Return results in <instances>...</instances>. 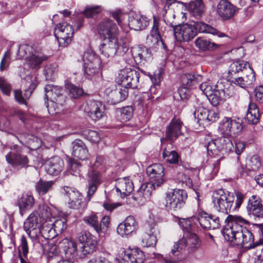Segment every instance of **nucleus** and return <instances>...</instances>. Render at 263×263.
Instances as JSON below:
<instances>
[{
	"label": "nucleus",
	"mask_w": 263,
	"mask_h": 263,
	"mask_svg": "<svg viewBox=\"0 0 263 263\" xmlns=\"http://www.w3.org/2000/svg\"><path fill=\"white\" fill-rule=\"evenodd\" d=\"M183 123L179 119H173L166 130L165 139L173 141L182 134L181 128Z\"/></svg>",
	"instance_id": "5701e85b"
},
{
	"label": "nucleus",
	"mask_w": 263,
	"mask_h": 263,
	"mask_svg": "<svg viewBox=\"0 0 263 263\" xmlns=\"http://www.w3.org/2000/svg\"><path fill=\"white\" fill-rule=\"evenodd\" d=\"M238 9L226 0H221L217 5V13L222 20H228L234 16Z\"/></svg>",
	"instance_id": "aec40b11"
},
{
	"label": "nucleus",
	"mask_w": 263,
	"mask_h": 263,
	"mask_svg": "<svg viewBox=\"0 0 263 263\" xmlns=\"http://www.w3.org/2000/svg\"><path fill=\"white\" fill-rule=\"evenodd\" d=\"M10 52L9 51H7L1 62L0 70L1 71H3L8 67L10 63Z\"/></svg>",
	"instance_id": "69168bd1"
},
{
	"label": "nucleus",
	"mask_w": 263,
	"mask_h": 263,
	"mask_svg": "<svg viewBox=\"0 0 263 263\" xmlns=\"http://www.w3.org/2000/svg\"><path fill=\"white\" fill-rule=\"evenodd\" d=\"M163 166L160 163L153 164L146 169V173L152 179V182H147L142 184L135 194L133 199L134 206H139L143 205L147 199L150 198L152 191L155 189V185H161L164 182Z\"/></svg>",
	"instance_id": "7ed1b4c3"
},
{
	"label": "nucleus",
	"mask_w": 263,
	"mask_h": 263,
	"mask_svg": "<svg viewBox=\"0 0 263 263\" xmlns=\"http://www.w3.org/2000/svg\"><path fill=\"white\" fill-rule=\"evenodd\" d=\"M64 162L59 157L55 156L47 160L44 164L46 171L49 175H58L62 170Z\"/></svg>",
	"instance_id": "4be33fe9"
},
{
	"label": "nucleus",
	"mask_w": 263,
	"mask_h": 263,
	"mask_svg": "<svg viewBox=\"0 0 263 263\" xmlns=\"http://www.w3.org/2000/svg\"><path fill=\"white\" fill-rule=\"evenodd\" d=\"M259 109L255 103L250 102L246 115V120L249 124H255L259 120Z\"/></svg>",
	"instance_id": "72a5a7b5"
},
{
	"label": "nucleus",
	"mask_w": 263,
	"mask_h": 263,
	"mask_svg": "<svg viewBox=\"0 0 263 263\" xmlns=\"http://www.w3.org/2000/svg\"><path fill=\"white\" fill-rule=\"evenodd\" d=\"M201 78V77L200 76L196 77L194 74L186 73L182 76L181 81L183 85L191 86L196 84Z\"/></svg>",
	"instance_id": "09e8293b"
},
{
	"label": "nucleus",
	"mask_w": 263,
	"mask_h": 263,
	"mask_svg": "<svg viewBox=\"0 0 263 263\" xmlns=\"http://www.w3.org/2000/svg\"><path fill=\"white\" fill-rule=\"evenodd\" d=\"M83 220L84 222L92 227L97 233H99L101 231V224L96 215L91 214L85 217Z\"/></svg>",
	"instance_id": "49530a36"
},
{
	"label": "nucleus",
	"mask_w": 263,
	"mask_h": 263,
	"mask_svg": "<svg viewBox=\"0 0 263 263\" xmlns=\"http://www.w3.org/2000/svg\"><path fill=\"white\" fill-rule=\"evenodd\" d=\"M6 159L8 163L13 167L20 166L26 168L29 166V160L26 155L9 153L6 156Z\"/></svg>",
	"instance_id": "cd10ccee"
},
{
	"label": "nucleus",
	"mask_w": 263,
	"mask_h": 263,
	"mask_svg": "<svg viewBox=\"0 0 263 263\" xmlns=\"http://www.w3.org/2000/svg\"><path fill=\"white\" fill-rule=\"evenodd\" d=\"M200 246L198 236L194 233L186 234V236L175 242L168 254L165 257L161 256L165 263H177L183 259L182 253L186 247L192 249H197Z\"/></svg>",
	"instance_id": "20e7f679"
},
{
	"label": "nucleus",
	"mask_w": 263,
	"mask_h": 263,
	"mask_svg": "<svg viewBox=\"0 0 263 263\" xmlns=\"http://www.w3.org/2000/svg\"><path fill=\"white\" fill-rule=\"evenodd\" d=\"M66 220L64 218L57 219L51 224L57 234L61 233L67 227Z\"/></svg>",
	"instance_id": "603ef678"
},
{
	"label": "nucleus",
	"mask_w": 263,
	"mask_h": 263,
	"mask_svg": "<svg viewBox=\"0 0 263 263\" xmlns=\"http://www.w3.org/2000/svg\"><path fill=\"white\" fill-rule=\"evenodd\" d=\"M78 241L81 244L79 249L77 243L71 239L64 238L59 243V248L65 253L66 258H73L76 255L83 258L95 251L97 241L88 232H82L78 234Z\"/></svg>",
	"instance_id": "f03ea898"
},
{
	"label": "nucleus",
	"mask_w": 263,
	"mask_h": 263,
	"mask_svg": "<svg viewBox=\"0 0 263 263\" xmlns=\"http://www.w3.org/2000/svg\"><path fill=\"white\" fill-rule=\"evenodd\" d=\"M248 69H253L250 63L247 61L238 60L232 62L229 68L228 77H235L240 72L245 73Z\"/></svg>",
	"instance_id": "b1692460"
},
{
	"label": "nucleus",
	"mask_w": 263,
	"mask_h": 263,
	"mask_svg": "<svg viewBox=\"0 0 263 263\" xmlns=\"http://www.w3.org/2000/svg\"><path fill=\"white\" fill-rule=\"evenodd\" d=\"M45 95V104L48 109L50 114H56L58 112L53 108L56 104L52 101L55 100L56 97H59L62 95L63 89L61 87L53 86L52 85H47L44 88Z\"/></svg>",
	"instance_id": "4468645a"
},
{
	"label": "nucleus",
	"mask_w": 263,
	"mask_h": 263,
	"mask_svg": "<svg viewBox=\"0 0 263 263\" xmlns=\"http://www.w3.org/2000/svg\"><path fill=\"white\" fill-rule=\"evenodd\" d=\"M153 27L151 30V36L155 39V42L158 43L160 41L162 44L163 42L161 39V35L164 32L165 27L163 26V24L159 22L155 17L153 21Z\"/></svg>",
	"instance_id": "c9c22d12"
},
{
	"label": "nucleus",
	"mask_w": 263,
	"mask_h": 263,
	"mask_svg": "<svg viewBox=\"0 0 263 263\" xmlns=\"http://www.w3.org/2000/svg\"><path fill=\"white\" fill-rule=\"evenodd\" d=\"M228 223L222 230L224 239L233 245L250 250L259 246L256 235L243 225L248 221L241 216L229 215L226 220Z\"/></svg>",
	"instance_id": "f257e3e1"
},
{
	"label": "nucleus",
	"mask_w": 263,
	"mask_h": 263,
	"mask_svg": "<svg viewBox=\"0 0 263 263\" xmlns=\"http://www.w3.org/2000/svg\"><path fill=\"white\" fill-rule=\"evenodd\" d=\"M232 137L222 136L209 141L207 150L213 155L220 156L228 154L232 151L234 145Z\"/></svg>",
	"instance_id": "423d86ee"
},
{
	"label": "nucleus",
	"mask_w": 263,
	"mask_h": 263,
	"mask_svg": "<svg viewBox=\"0 0 263 263\" xmlns=\"http://www.w3.org/2000/svg\"><path fill=\"white\" fill-rule=\"evenodd\" d=\"M242 129L240 122L224 117L219 123L218 131L220 135L232 137V134L239 133Z\"/></svg>",
	"instance_id": "9b49d317"
},
{
	"label": "nucleus",
	"mask_w": 263,
	"mask_h": 263,
	"mask_svg": "<svg viewBox=\"0 0 263 263\" xmlns=\"http://www.w3.org/2000/svg\"><path fill=\"white\" fill-rule=\"evenodd\" d=\"M66 88L68 90L71 97L74 99L79 98L83 93V90L82 88L71 83L66 84Z\"/></svg>",
	"instance_id": "3c124183"
},
{
	"label": "nucleus",
	"mask_w": 263,
	"mask_h": 263,
	"mask_svg": "<svg viewBox=\"0 0 263 263\" xmlns=\"http://www.w3.org/2000/svg\"><path fill=\"white\" fill-rule=\"evenodd\" d=\"M154 215L153 214H151L149 216V219L147 221L145 227V235L156 236L159 235V231L154 220Z\"/></svg>",
	"instance_id": "58836bf2"
},
{
	"label": "nucleus",
	"mask_w": 263,
	"mask_h": 263,
	"mask_svg": "<svg viewBox=\"0 0 263 263\" xmlns=\"http://www.w3.org/2000/svg\"><path fill=\"white\" fill-rule=\"evenodd\" d=\"M192 25L195 28L196 35L197 34V32H199L200 33H206L216 35L219 37L227 36L224 33L219 31L213 27L203 22H194Z\"/></svg>",
	"instance_id": "7c9ffc66"
},
{
	"label": "nucleus",
	"mask_w": 263,
	"mask_h": 263,
	"mask_svg": "<svg viewBox=\"0 0 263 263\" xmlns=\"http://www.w3.org/2000/svg\"><path fill=\"white\" fill-rule=\"evenodd\" d=\"M133 263H143L145 256L143 252L137 248L133 249Z\"/></svg>",
	"instance_id": "4d7b16f0"
},
{
	"label": "nucleus",
	"mask_w": 263,
	"mask_h": 263,
	"mask_svg": "<svg viewBox=\"0 0 263 263\" xmlns=\"http://www.w3.org/2000/svg\"><path fill=\"white\" fill-rule=\"evenodd\" d=\"M40 234L47 239H51L57 235L53 227L50 228L48 226H44L42 229H41Z\"/></svg>",
	"instance_id": "864d4df0"
},
{
	"label": "nucleus",
	"mask_w": 263,
	"mask_h": 263,
	"mask_svg": "<svg viewBox=\"0 0 263 263\" xmlns=\"http://www.w3.org/2000/svg\"><path fill=\"white\" fill-rule=\"evenodd\" d=\"M179 224L182 228L183 230L186 232L187 234L192 233L191 231V220L189 218L179 219Z\"/></svg>",
	"instance_id": "0e129e2a"
},
{
	"label": "nucleus",
	"mask_w": 263,
	"mask_h": 263,
	"mask_svg": "<svg viewBox=\"0 0 263 263\" xmlns=\"http://www.w3.org/2000/svg\"><path fill=\"white\" fill-rule=\"evenodd\" d=\"M149 24L148 19L144 15L135 13L133 15V29L141 31L144 29Z\"/></svg>",
	"instance_id": "f704fd0d"
},
{
	"label": "nucleus",
	"mask_w": 263,
	"mask_h": 263,
	"mask_svg": "<svg viewBox=\"0 0 263 263\" xmlns=\"http://www.w3.org/2000/svg\"><path fill=\"white\" fill-rule=\"evenodd\" d=\"M235 196L233 193L223 189L215 191L212 195V202L216 210L224 214L230 212Z\"/></svg>",
	"instance_id": "39448f33"
},
{
	"label": "nucleus",
	"mask_w": 263,
	"mask_h": 263,
	"mask_svg": "<svg viewBox=\"0 0 263 263\" xmlns=\"http://www.w3.org/2000/svg\"><path fill=\"white\" fill-rule=\"evenodd\" d=\"M39 213L42 220L45 218H50L51 216V208L46 204L40 205L39 208Z\"/></svg>",
	"instance_id": "bf43d9fd"
},
{
	"label": "nucleus",
	"mask_w": 263,
	"mask_h": 263,
	"mask_svg": "<svg viewBox=\"0 0 263 263\" xmlns=\"http://www.w3.org/2000/svg\"><path fill=\"white\" fill-rule=\"evenodd\" d=\"M120 118L122 122H126L132 118V106H125L121 109Z\"/></svg>",
	"instance_id": "680f3d73"
},
{
	"label": "nucleus",
	"mask_w": 263,
	"mask_h": 263,
	"mask_svg": "<svg viewBox=\"0 0 263 263\" xmlns=\"http://www.w3.org/2000/svg\"><path fill=\"white\" fill-rule=\"evenodd\" d=\"M116 82L119 87L123 88H126L128 90L131 87L132 83V69L130 68H125L120 71L118 77L116 78Z\"/></svg>",
	"instance_id": "2f4dec72"
},
{
	"label": "nucleus",
	"mask_w": 263,
	"mask_h": 263,
	"mask_svg": "<svg viewBox=\"0 0 263 263\" xmlns=\"http://www.w3.org/2000/svg\"><path fill=\"white\" fill-rule=\"evenodd\" d=\"M194 116L199 125L215 122L219 118V114L215 110H209L200 106L195 108Z\"/></svg>",
	"instance_id": "f3484780"
},
{
	"label": "nucleus",
	"mask_w": 263,
	"mask_h": 263,
	"mask_svg": "<svg viewBox=\"0 0 263 263\" xmlns=\"http://www.w3.org/2000/svg\"><path fill=\"white\" fill-rule=\"evenodd\" d=\"M42 221L40 215L34 211L29 215L24 223V229L32 241H36L40 235Z\"/></svg>",
	"instance_id": "6e6552de"
},
{
	"label": "nucleus",
	"mask_w": 263,
	"mask_h": 263,
	"mask_svg": "<svg viewBox=\"0 0 263 263\" xmlns=\"http://www.w3.org/2000/svg\"><path fill=\"white\" fill-rule=\"evenodd\" d=\"M135 50L137 52V56H135L134 59L137 63H140L142 60H147L151 58V50L145 47H138L135 48Z\"/></svg>",
	"instance_id": "79ce46f5"
},
{
	"label": "nucleus",
	"mask_w": 263,
	"mask_h": 263,
	"mask_svg": "<svg viewBox=\"0 0 263 263\" xmlns=\"http://www.w3.org/2000/svg\"><path fill=\"white\" fill-rule=\"evenodd\" d=\"M105 95L107 96V100L111 104H117L126 99L128 95V90L126 88H116L113 90L107 88L105 90Z\"/></svg>",
	"instance_id": "a211bd4d"
},
{
	"label": "nucleus",
	"mask_w": 263,
	"mask_h": 263,
	"mask_svg": "<svg viewBox=\"0 0 263 263\" xmlns=\"http://www.w3.org/2000/svg\"><path fill=\"white\" fill-rule=\"evenodd\" d=\"M256 100L260 103H263V86L256 87L254 90Z\"/></svg>",
	"instance_id": "338daca9"
},
{
	"label": "nucleus",
	"mask_w": 263,
	"mask_h": 263,
	"mask_svg": "<svg viewBox=\"0 0 263 263\" xmlns=\"http://www.w3.org/2000/svg\"><path fill=\"white\" fill-rule=\"evenodd\" d=\"M97 30L100 38L103 40L118 39V27L116 24L109 19L101 21L97 25Z\"/></svg>",
	"instance_id": "9d476101"
},
{
	"label": "nucleus",
	"mask_w": 263,
	"mask_h": 263,
	"mask_svg": "<svg viewBox=\"0 0 263 263\" xmlns=\"http://www.w3.org/2000/svg\"><path fill=\"white\" fill-rule=\"evenodd\" d=\"M191 13L196 18H200L204 12V5L201 0L191 2L189 5Z\"/></svg>",
	"instance_id": "e433bc0d"
},
{
	"label": "nucleus",
	"mask_w": 263,
	"mask_h": 263,
	"mask_svg": "<svg viewBox=\"0 0 263 263\" xmlns=\"http://www.w3.org/2000/svg\"><path fill=\"white\" fill-rule=\"evenodd\" d=\"M116 191L119 193L121 198L125 196H129L131 193L130 186L126 184L124 179H122L118 181L116 185Z\"/></svg>",
	"instance_id": "c03bdc74"
},
{
	"label": "nucleus",
	"mask_w": 263,
	"mask_h": 263,
	"mask_svg": "<svg viewBox=\"0 0 263 263\" xmlns=\"http://www.w3.org/2000/svg\"><path fill=\"white\" fill-rule=\"evenodd\" d=\"M0 89L3 93L7 96H10L11 90V86L7 81L3 77L0 76Z\"/></svg>",
	"instance_id": "052dcab7"
},
{
	"label": "nucleus",
	"mask_w": 263,
	"mask_h": 263,
	"mask_svg": "<svg viewBox=\"0 0 263 263\" xmlns=\"http://www.w3.org/2000/svg\"><path fill=\"white\" fill-rule=\"evenodd\" d=\"M84 110L93 121H98L104 116L105 106L99 101L89 100L84 106Z\"/></svg>",
	"instance_id": "2eb2a0df"
},
{
	"label": "nucleus",
	"mask_w": 263,
	"mask_h": 263,
	"mask_svg": "<svg viewBox=\"0 0 263 263\" xmlns=\"http://www.w3.org/2000/svg\"><path fill=\"white\" fill-rule=\"evenodd\" d=\"M88 184L87 197L90 199L97 190L98 186L101 184V176L100 174L96 171H92L88 174Z\"/></svg>",
	"instance_id": "c756f323"
},
{
	"label": "nucleus",
	"mask_w": 263,
	"mask_h": 263,
	"mask_svg": "<svg viewBox=\"0 0 263 263\" xmlns=\"http://www.w3.org/2000/svg\"><path fill=\"white\" fill-rule=\"evenodd\" d=\"M48 57L41 52H35L26 58V64L30 68L38 70L42 63L47 60Z\"/></svg>",
	"instance_id": "bb28decb"
},
{
	"label": "nucleus",
	"mask_w": 263,
	"mask_h": 263,
	"mask_svg": "<svg viewBox=\"0 0 263 263\" xmlns=\"http://www.w3.org/2000/svg\"><path fill=\"white\" fill-rule=\"evenodd\" d=\"M247 165L252 171H255L261 166V162L259 157L257 155H254L251 157Z\"/></svg>",
	"instance_id": "6e6d98bb"
},
{
	"label": "nucleus",
	"mask_w": 263,
	"mask_h": 263,
	"mask_svg": "<svg viewBox=\"0 0 263 263\" xmlns=\"http://www.w3.org/2000/svg\"><path fill=\"white\" fill-rule=\"evenodd\" d=\"M162 156L165 160L170 163H176L178 162L179 155L175 151H168L166 148H164L162 153Z\"/></svg>",
	"instance_id": "8fccbe9b"
},
{
	"label": "nucleus",
	"mask_w": 263,
	"mask_h": 263,
	"mask_svg": "<svg viewBox=\"0 0 263 263\" xmlns=\"http://www.w3.org/2000/svg\"><path fill=\"white\" fill-rule=\"evenodd\" d=\"M157 237L154 235H145L142 240V245L145 247H155L157 242Z\"/></svg>",
	"instance_id": "5fc2aeb1"
},
{
	"label": "nucleus",
	"mask_w": 263,
	"mask_h": 263,
	"mask_svg": "<svg viewBox=\"0 0 263 263\" xmlns=\"http://www.w3.org/2000/svg\"><path fill=\"white\" fill-rule=\"evenodd\" d=\"M34 198L29 193L23 194L16 200V205L19 208L20 213L21 215L30 210L34 204Z\"/></svg>",
	"instance_id": "a878e982"
},
{
	"label": "nucleus",
	"mask_w": 263,
	"mask_h": 263,
	"mask_svg": "<svg viewBox=\"0 0 263 263\" xmlns=\"http://www.w3.org/2000/svg\"><path fill=\"white\" fill-rule=\"evenodd\" d=\"M218 85L208 81L202 83L200 88L206 96L209 101L213 106L217 105L221 99V91L217 89Z\"/></svg>",
	"instance_id": "dca6fc26"
},
{
	"label": "nucleus",
	"mask_w": 263,
	"mask_h": 263,
	"mask_svg": "<svg viewBox=\"0 0 263 263\" xmlns=\"http://www.w3.org/2000/svg\"><path fill=\"white\" fill-rule=\"evenodd\" d=\"M87 263H111L108 258L103 256H97L90 259Z\"/></svg>",
	"instance_id": "774afa93"
},
{
	"label": "nucleus",
	"mask_w": 263,
	"mask_h": 263,
	"mask_svg": "<svg viewBox=\"0 0 263 263\" xmlns=\"http://www.w3.org/2000/svg\"><path fill=\"white\" fill-rule=\"evenodd\" d=\"M195 44L197 48L204 51L213 50L218 47V45L202 37H198Z\"/></svg>",
	"instance_id": "a19ab883"
},
{
	"label": "nucleus",
	"mask_w": 263,
	"mask_h": 263,
	"mask_svg": "<svg viewBox=\"0 0 263 263\" xmlns=\"http://www.w3.org/2000/svg\"><path fill=\"white\" fill-rule=\"evenodd\" d=\"M72 155L74 158L79 160H86L89 153L85 144L80 139L75 140L72 143Z\"/></svg>",
	"instance_id": "393cba45"
},
{
	"label": "nucleus",
	"mask_w": 263,
	"mask_h": 263,
	"mask_svg": "<svg viewBox=\"0 0 263 263\" xmlns=\"http://www.w3.org/2000/svg\"><path fill=\"white\" fill-rule=\"evenodd\" d=\"M211 214H209L204 211H200L198 213V220L201 227L204 229H210V218Z\"/></svg>",
	"instance_id": "de8ad7c7"
},
{
	"label": "nucleus",
	"mask_w": 263,
	"mask_h": 263,
	"mask_svg": "<svg viewBox=\"0 0 263 263\" xmlns=\"http://www.w3.org/2000/svg\"><path fill=\"white\" fill-rule=\"evenodd\" d=\"M132 217L128 216L122 223H120L117 227V233L123 237H128L132 234Z\"/></svg>",
	"instance_id": "4c0bfd02"
},
{
	"label": "nucleus",
	"mask_w": 263,
	"mask_h": 263,
	"mask_svg": "<svg viewBox=\"0 0 263 263\" xmlns=\"http://www.w3.org/2000/svg\"><path fill=\"white\" fill-rule=\"evenodd\" d=\"M53 184L51 181H44L40 179L35 185V190L39 195H44L50 190Z\"/></svg>",
	"instance_id": "a18cd8bd"
},
{
	"label": "nucleus",
	"mask_w": 263,
	"mask_h": 263,
	"mask_svg": "<svg viewBox=\"0 0 263 263\" xmlns=\"http://www.w3.org/2000/svg\"><path fill=\"white\" fill-rule=\"evenodd\" d=\"M101 11L99 7H86L83 11V14L88 18L92 17L93 16L98 14Z\"/></svg>",
	"instance_id": "e2e57ef3"
},
{
	"label": "nucleus",
	"mask_w": 263,
	"mask_h": 263,
	"mask_svg": "<svg viewBox=\"0 0 263 263\" xmlns=\"http://www.w3.org/2000/svg\"><path fill=\"white\" fill-rule=\"evenodd\" d=\"M20 248L21 250H19L18 257L21 263H34L33 258L28 257V245L27 239L24 235L21 237Z\"/></svg>",
	"instance_id": "473e14b6"
},
{
	"label": "nucleus",
	"mask_w": 263,
	"mask_h": 263,
	"mask_svg": "<svg viewBox=\"0 0 263 263\" xmlns=\"http://www.w3.org/2000/svg\"><path fill=\"white\" fill-rule=\"evenodd\" d=\"M246 208L249 215L254 218L263 217V206L258 196H252L249 199Z\"/></svg>",
	"instance_id": "6ab92c4d"
},
{
	"label": "nucleus",
	"mask_w": 263,
	"mask_h": 263,
	"mask_svg": "<svg viewBox=\"0 0 263 263\" xmlns=\"http://www.w3.org/2000/svg\"><path fill=\"white\" fill-rule=\"evenodd\" d=\"M187 195L185 191L175 189L166 194L165 207L170 210L178 211L185 205Z\"/></svg>",
	"instance_id": "0eeeda50"
},
{
	"label": "nucleus",
	"mask_w": 263,
	"mask_h": 263,
	"mask_svg": "<svg viewBox=\"0 0 263 263\" xmlns=\"http://www.w3.org/2000/svg\"><path fill=\"white\" fill-rule=\"evenodd\" d=\"M54 33L60 46L65 47L71 43L74 31L71 25L66 22H63L57 25Z\"/></svg>",
	"instance_id": "1a4fd4ad"
},
{
	"label": "nucleus",
	"mask_w": 263,
	"mask_h": 263,
	"mask_svg": "<svg viewBox=\"0 0 263 263\" xmlns=\"http://www.w3.org/2000/svg\"><path fill=\"white\" fill-rule=\"evenodd\" d=\"M63 194L64 196L66 202L76 199L77 198L83 197L81 193L73 187L65 186L63 187Z\"/></svg>",
	"instance_id": "37998d69"
},
{
	"label": "nucleus",
	"mask_w": 263,
	"mask_h": 263,
	"mask_svg": "<svg viewBox=\"0 0 263 263\" xmlns=\"http://www.w3.org/2000/svg\"><path fill=\"white\" fill-rule=\"evenodd\" d=\"M118 39L103 40V43L100 46V50L104 56L108 58L113 57L118 48Z\"/></svg>",
	"instance_id": "c85d7f7f"
},
{
	"label": "nucleus",
	"mask_w": 263,
	"mask_h": 263,
	"mask_svg": "<svg viewBox=\"0 0 263 263\" xmlns=\"http://www.w3.org/2000/svg\"><path fill=\"white\" fill-rule=\"evenodd\" d=\"M170 26L173 27L174 36L178 42H187L196 36L195 28L191 24L176 25L171 23Z\"/></svg>",
	"instance_id": "f8f14e48"
},
{
	"label": "nucleus",
	"mask_w": 263,
	"mask_h": 263,
	"mask_svg": "<svg viewBox=\"0 0 263 263\" xmlns=\"http://www.w3.org/2000/svg\"><path fill=\"white\" fill-rule=\"evenodd\" d=\"M82 60L84 62L85 72L89 75H93L99 72L101 66V59L91 51L84 53Z\"/></svg>",
	"instance_id": "ddd939ff"
},
{
	"label": "nucleus",
	"mask_w": 263,
	"mask_h": 263,
	"mask_svg": "<svg viewBox=\"0 0 263 263\" xmlns=\"http://www.w3.org/2000/svg\"><path fill=\"white\" fill-rule=\"evenodd\" d=\"M68 207L75 210L79 209L82 206L84 207L85 203L83 201V197L77 198L66 202Z\"/></svg>",
	"instance_id": "13d9d810"
},
{
	"label": "nucleus",
	"mask_w": 263,
	"mask_h": 263,
	"mask_svg": "<svg viewBox=\"0 0 263 263\" xmlns=\"http://www.w3.org/2000/svg\"><path fill=\"white\" fill-rule=\"evenodd\" d=\"M154 215L153 214H151L149 216V219L147 221L145 227V235L156 236L159 235V231L154 220Z\"/></svg>",
	"instance_id": "ea45409f"
},
{
	"label": "nucleus",
	"mask_w": 263,
	"mask_h": 263,
	"mask_svg": "<svg viewBox=\"0 0 263 263\" xmlns=\"http://www.w3.org/2000/svg\"><path fill=\"white\" fill-rule=\"evenodd\" d=\"M242 74L241 77H237L236 76L232 77L229 79L231 83L242 88L248 87L255 82V74L253 69H248V71Z\"/></svg>",
	"instance_id": "412c9836"
}]
</instances>
